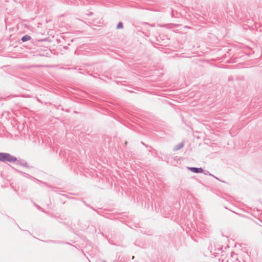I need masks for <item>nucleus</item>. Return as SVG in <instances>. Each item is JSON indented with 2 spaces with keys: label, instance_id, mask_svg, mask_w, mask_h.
I'll return each instance as SVG.
<instances>
[{
  "label": "nucleus",
  "instance_id": "obj_1",
  "mask_svg": "<svg viewBox=\"0 0 262 262\" xmlns=\"http://www.w3.org/2000/svg\"><path fill=\"white\" fill-rule=\"evenodd\" d=\"M17 161V158L8 153L0 152V161L15 162Z\"/></svg>",
  "mask_w": 262,
  "mask_h": 262
},
{
  "label": "nucleus",
  "instance_id": "obj_2",
  "mask_svg": "<svg viewBox=\"0 0 262 262\" xmlns=\"http://www.w3.org/2000/svg\"><path fill=\"white\" fill-rule=\"evenodd\" d=\"M188 169L194 173H202L203 170L201 168L189 167Z\"/></svg>",
  "mask_w": 262,
  "mask_h": 262
},
{
  "label": "nucleus",
  "instance_id": "obj_3",
  "mask_svg": "<svg viewBox=\"0 0 262 262\" xmlns=\"http://www.w3.org/2000/svg\"><path fill=\"white\" fill-rule=\"evenodd\" d=\"M31 36H30L29 35H25L22 37L21 40L25 42V41L30 40L31 39Z\"/></svg>",
  "mask_w": 262,
  "mask_h": 262
},
{
  "label": "nucleus",
  "instance_id": "obj_4",
  "mask_svg": "<svg viewBox=\"0 0 262 262\" xmlns=\"http://www.w3.org/2000/svg\"><path fill=\"white\" fill-rule=\"evenodd\" d=\"M123 27V24L122 23H119L118 24V26H117V29H122Z\"/></svg>",
  "mask_w": 262,
  "mask_h": 262
}]
</instances>
